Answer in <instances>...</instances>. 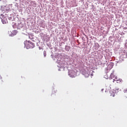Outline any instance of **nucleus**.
Here are the masks:
<instances>
[{
	"mask_svg": "<svg viewBox=\"0 0 127 127\" xmlns=\"http://www.w3.org/2000/svg\"><path fill=\"white\" fill-rule=\"evenodd\" d=\"M24 43L27 49H29L30 48H34L35 46V44H34V43H32L30 41L26 40Z\"/></svg>",
	"mask_w": 127,
	"mask_h": 127,
	"instance_id": "1",
	"label": "nucleus"
},
{
	"mask_svg": "<svg viewBox=\"0 0 127 127\" xmlns=\"http://www.w3.org/2000/svg\"><path fill=\"white\" fill-rule=\"evenodd\" d=\"M17 34V30H13L12 32H9V36H14L15 35H16Z\"/></svg>",
	"mask_w": 127,
	"mask_h": 127,
	"instance_id": "2",
	"label": "nucleus"
},
{
	"mask_svg": "<svg viewBox=\"0 0 127 127\" xmlns=\"http://www.w3.org/2000/svg\"><path fill=\"white\" fill-rule=\"evenodd\" d=\"M110 96L111 97H115L116 96V93L115 92H114V91H110Z\"/></svg>",
	"mask_w": 127,
	"mask_h": 127,
	"instance_id": "3",
	"label": "nucleus"
},
{
	"mask_svg": "<svg viewBox=\"0 0 127 127\" xmlns=\"http://www.w3.org/2000/svg\"><path fill=\"white\" fill-rule=\"evenodd\" d=\"M6 18L3 19V20H1V21L3 23V24H5V23H7V20H6Z\"/></svg>",
	"mask_w": 127,
	"mask_h": 127,
	"instance_id": "4",
	"label": "nucleus"
},
{
	"mask_svg": "<svg viewBox=\"0 0 127 127\" xmlns=\"http://www.w3.org/2000/svg\"><path fill=\"white\" fill-rule=\"evenodd\" d=\"M0 18L2 20L3 19H4L5 17H4V15L3 14H1L0 15Z\"/></svg>",
	"mask_w": 127,
	"mask_h": 127,
	"instance_id": "5",
	"label": "nucleus"
},
{
	"mask_svg": "<svg viewBox=\"0 0 127 127\" xmlns=\"http://www.w3.org/2000/svg\"><path fill=\"white\" fill-rule=\"evenodd\" d=\"M110 78L111 79H114V78H115V75L114 74V73H111L110 74Z\"/></svg>",
	"mask_w": 127,
	"mask_h": 127,
	"instance_id": "6",
	"label": "nucleus"
},
{
	"mask_svg": "<svg viewBox=\"0 0 127 127\" xmlns=\"http://www.w3.org/2000/svg\"><path fill=\"white\" fill-rule=\"evenodd\" d=\"M117 83H121V82H123V79L120 78L119 79L116 80Z\"/></svg>",
	"mask_w": 127,
	"mask_h": 127,
	"instance_id": "7",
	"label": "nucleus"
},
{
	"mask_svg": "<svg viewBox=\"0 0 127 127\" xmlns=\"http://www.w3.org/2000/svg\"><path fill=\"white\" fill-rule=\"evenodd\" d=\"M17 27H18L19 28H20V27H21V26H18Z\"/></svg>",
	"mask_w": 127,
	"mask_h": 127,
	"instance_id": "8",
	"label": "nucleus"
},
{
	"mask_svg": "<svg viewBox=\"0 0 127 127\" xmlns=\"http://www.w3.org/2000/svg\"><path fill=\"white\" fill-rule=\"evenodd\" d=\"M20 25H22V24H21V23H20Z\"/></svg>",
	"mask_w": 127,
	"mask_h": 127,
	"instance_id": "9",
	"label": "nucleus"
},
{
	"mask_svg": "<svg viewBox=\"0 0 127 127\" xmlns=\"http://www.w3.org/2000/svg\"><path fill=\"white\" fill-rule=\"evenodd\" d=\"M44 56H45H45H46V55L44 54Z\"/></svg>",
	"mask_w": 127,
	"mask_h": 127,
	"instance_id": "10",
	"label": "nucleus"
},
{
	"mask_svg": "<svg viewBox=\"0 0 127 127\" xmlns=\"http://www.w3.org/2000/svg\"><path fill=\"white\" fill-rule=\"evenodd\" d=\"M125 92L127 93V90H126V92Z\"/></svg>",
	"mask_w": 127,
	"mask_h": 127,
	"instance_id": "11",
	"label": "nucleus"
},
{
	"mask_svg": "<svg viewBox=\"0 0 127 127\" xmlns=\"http://www.w3.org/2000/svg\"><path fill=\"white\" fill-rule=\"evenodd\" d=\"M29 38H30V36H29Z\"/></svg>",
	"mask_w": 127,
	"mask_h": 127,
	"instance_id": "12",
	"label": "nucleus"
}]
</instances>
